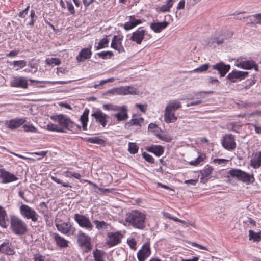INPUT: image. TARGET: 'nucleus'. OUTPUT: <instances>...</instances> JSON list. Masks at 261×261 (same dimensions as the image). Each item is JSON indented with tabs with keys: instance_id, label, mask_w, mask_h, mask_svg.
<instances>
[{
	"instance_id": "nucleus-1",
	"label": "nucleus",
	"mask_w": 261,
	"mask_h": 261,
	"mask_svg": "<svg viewBox=\"0 0 261 261\" xmlns=\"http://www.w3.org/2000/svg\"><path fill=\"white\" fill-rule=\"evenodd\" d=\"M50 118L58 124L49 123L46 125V128L48 130L57 132H66L74 126L79 129L81 128L80 126L77 125L71 121L69 117L65 115L59 114L53 115Z\"/></svg>"
},
{
	"instance_id": "nucleus-2",
	"label": "nucleus",
	"mask_w": 261,
	"mask_h": 261,
	"mask_svg": "<svg viewBox=\"0 0 261 261\" xmlns=\"http://www.w3.org/2000/svg\"><path fill=\"white\" fill-rule=\"evenodd\" d=\"M145 214L137 210L127 213L125 218V221L128 226L140 230L145 228Z\"/></svg>"
},
{
	"instance_id": "nucleus-3",
	"label": "nucleus",
	"mask_w": 261,
	"mask_h": 261,
	"mask_svg": "<svg viewBox=\"0 0 261 261\" xmlns=\"http://www.w3.org/2000/svg\"><path fill=\"white\" fill-rule=\"evenodd\" d=\"M102 107L105 110L115 112L116 113L113 116L119 122L125 121L128 117V110L125 106L119 107L112 104H105Z\"/></svg>"
},
{
	"instance_id": "nucleus-4",
	"label": "nucleus",
	"mask_w": 261,
	"mask_h": 261,
	"mask_svg": "<svg viewBox=\"0 0 261 261\" xmlns=\"http://www.w3.org/2000/svg\"><path fill=\"white\" fill-rule=\"evenodd\" d=\"M10 228L17 235H23L27 231V224L22 220L15 216L11 217Z\"/></svg>"
},
{
	"instance_id": "nucleus-5",
	"label": "nucleus",
	"mask_w": 261,
	"mask_h": 261,
	"mask_svg": "<svg viewBox=\"0 0 261 261\" xmlns=\"http://www.w3.org/2000/svg\"><path fill=\"white\" fill-rule=\"evenodd\" d=\"M229 174L232 177L237 178L247 185L254 182L255 179L253 174H249L240 169H231L229 171Z\"/></svg>"
},
{
	"instance_id": "nucleus-6",
	"label": "nucleus",
	"mask_w": 261,
	"mask_h": 261,
	"mask_svg": "<svg viewBox=\"0 0 261 261\" xmlns=\"http://www.w3.org/2000/svg\"><path fill=\"white\" fill-rule=\"evenodd\" d=\"M74 219L81 227L84 228L89 231L93 230V225L90 219L85 215L75 214Z\"/></svg>"
},
{
	"instance_id": "nucleus-7",
	"label": "nucleus",
	"mask_w": 261,
	"mask_h": 261,
	"mask_svg": "<svg viewBox=\"0 0 261 261\" xmlns=\"http://www.w3.org/2000/svg\"><path fill=\"white\" fill-rule=\"evenodd\" d=\"M20 212L22 216L27 219H31L33 222L38 221V215L31 207L26 204H22L20 206Z\"/></svg>"
},
{
	"instance_id": "nucleus-8",
	"label": "nucleus",
	"mask_w": 261,
	"mask_h": 261,
	"mask_svg": "<svg viewBox=\"0 0 261 261\" xmlns=\"http://www.w3.org/2000/svg\"><path fill=\"white\" fill-rule=\"evenodd\" d=\"M77 241L79 245L85 248V252H88L92 249L90 237L85 233L80 231L77 235Z\"/></svg>"
},
{
	"instance_id": "nucleus-9",
	"label": "nucleus",
	"mask_w": 261,
	"mask_h": 261,
	"mask_svg": "<svg viewBox=\"0 0 261 261\" xmlns=\"http://www.w3.org/2000/svg\"><path fill=\"white\" fill-rule=\"evenodd\" d=\"M107 237L106 244L109 247H111L119 244L123 236L119 231H117L109 232Z\"/></svg>"
},
{
	"instance_id": "nucleus-10",
	"label": "nucleus",
	"mask_w": 261,
	"mask_h": 261,
	"mask_svg": "<svg viewBox=\"0 0 261 261\" xmlns=\"http://www.w3.org/2000/svg\"><path fill=\"white\" fill-rule=\"evenodd\" d=\"M222 146L226 150L232 151L236 147L234 136L232 134H226L221 141Z\"/></svg>"
},
{
	"instance_id": "nucleus-11",
	"label": "nucleus",
	"mask_w": 261,
	"mask_h": 261,
	"mask_svg": "<svg viewBox=\"0 0 261 261\" xmlns=\"http://www.w3.org/2000/svg\"><path fill=\"white\" fill-rule=\"evenodd\" d=\"M56 227L59 231L68 236L73 234L75 231V228L72 226L70 222L56 224Z\"/></svg>"
},
{
	"instance_id": "nucleus-12",
	"label": "nucleus",
	"mask_w": 261,
	"mask_h": 261,
	"mask_svg": "<svg viewBox=\"0 0 261 261\" xmlns=\"http://www.w3.org/2000/svg\"><path fill=\"white\" fill-rule=\"evenodd\" d=\"M151 254L150 243L147 242L144 243L142 248L137 253V257L139 261H144Z\"/></svg>"
},
{
	"instance_id": "nucleus-13",
	"label": "nucleus",
	"mask_w": 261,
	"mask_h": 261,
	"mask_svg": "<svg viewBox=\"0 0 261 261\" xmlns=\"http://www.w3.org/2000/svg\"><path fill=\"white\" fill-rule=\"evenodd\" d=\"M145 32V30L139 28L132 33L129 39L137 44H141L144 38Z\"/></svg>"
},
{
	"instance_id": "nucleus-14",
	"label": "nucleus",
	"mask_w": 261,
	"mask_h": 261,
	"mask_svg": "<svg viewBox=\"0 0 261 261\" xmlns=\"http://www.w3.org/2000/svg\"><path fill=\"white\" fill-rule=\"evenodd\" d=\"M10 86L12 87L26 89L28 86V81L23 76H14L10 82Z\"/></svg>"
},
{
	"instance_id": "nucleus-15",
	"label": "nucleus",
	"mask_w": 261,
	"mask_h": 261,
	"mask_svg": "<svg viewBox=\"0 0 261 261\" xmlns=\"http://www.w3.org/2000/svg\"><path fill=\"white\" fill-rule=\"evenodd\" d=\"M123 39L122 36H114L111 46L112 48L117 50L119 53H124L125 50L122 44V40Z\"/></svg>"
},
{
	"instance_id": "nucleus-16",
	"label": "nucleus",
	"mask_w": 261,
	"mask_h": 261,
	"mask_svg": "<svg viewBox=\"0 0 261 261\" xmlns=\"http://www.w3.org/2000/svg\"><path fill=\"white\" fill-rule=\"evenodd\" d=\"M91 116L94 117L96 122L100 124L103 127H106L107 123L108 116L100 110H97L93 113Z\"/></svg>"
},
{
	"instance_id": "nucleus-17",
	"label": "nucleus",
	"mask_w": 261,
	"mask_h": 261,
	"mask_svg": "<svg viewBox=\"0 0 261 261\" xmlns=\"http://www.w3.org/2000/svg\"><path fill=\"white\" fill-rule=\"evenodd\" d=\"M144 119L142 117H138L136 115H133L132 119L125 123L124 127L126 129H130L133 126L141 127V124L143 122Z\"/></svg>"
},
{
	"instance_id": "nucleus-18",
	"label": "nucleus",
	"mask_w": 261,
	"mask_h": 261,
	"mask_svg": "<svg viewBox=\"0 0 261 261\" xmlns=\"http://www.w3.org/2000/svg\"><path fill=\"white\" fill-rule=\"evenodd\" d=\"M237 66L244 69H251L253 68L256 71H258V65L253 60H248L240 62L237 64Z\"/></svg>"
},
{
	"instance_id": "nucleus-19",
	"label": "nucleus",
	"mask_w": 261,
	"mask_h": 261,
	"mask_svg": "<svg viewBox=\"0 0 261 261\" xmlns=\"http://www.w3.org/2000/svg\"><path fill=\"white\" fill-rule=\"evenodd\" d=\"M214 70L219 71L221 77H224L226 74L229 71L230 66L229 65H226L223 62L217 63L213 66Z\"/></svg>"
},
{
	"instance_id": "nucleus-20",
	"label": "nucleus",
	"mask_w": 261,
	"mask_h": 261,
	"mask_svg": "<svg viewBox=\"0 0 261 261\" xmlns=\"http://www.w3.org/2000/svg\"><path fill=\"white\" fill-rule=\"evenodd\" d=\"M0 176L4 183H9L18 180V178L15 175L3 169H0Z\"/></svg>"
},
{
	"instance_id": "nucleus-21",
	"label": "nucleus",
	"mask_w": 261,
	"mask_h": 261,
	"mask_svg": "<svg viewBox=\"0 0 261 261\" xmlns=\"http://www.w3.org/2000/svg\"><path fill=\"white\" fill-rule=\"evenodd\" d=\"M248 74V72L246 71H233L228 74L227 78L232 82H235L236 81V79H243L247 77Z\"/></svg>"
},
{
	"instance_id": "nucleus-22",
	"label": "nucleus",
	"mask_w": 261,
	"mask_h": 261,
	"mask_svg": "<svg viewBox=\"0 0 261 261\" xmlns=\"http://www.w3.org/2000/svg\"><path fill=\"white\" fill-rule=\"evenodd\" d=\"M250 165L254 169H258L261 166V151L253 153L250 161Z\"/></svg>"
},
{
	"instance_id": "nucleus-23",
	"label": "nucleus",
	"mask_w": 261,
	"mask_h": 261,
	"mask_svg": "<svg viewBox=\"0 0 261 261\" xmlns=\"http://www.w3.org/2000/svg\"><path fill=\"white\" fill-rule=\"evenodd\" d=\"M25 120L22 118H16L6 121L5 124L7 127L11 129H14L18 128L22 125Z\"/></svg>"
},
{
	"instance_id": "nucleus-24",
	"label": "nucleus",
	"mask_w": 261,
	"mask_h": 261,
	"mask_svg": "<svg viewBox=\"0 0 261 261\" xmlns=\"http://www.w3.org/2000/svg\"><path fill=\"white\" fill-rule=\"evenodd\" d=\"M116 92L119 94H138V92L135 88L132 86H122L116 89Z\"/></svg>"
},
{
	"instance_id": "nucleus-25",
	"label": "nucleus",
	"mask_w": 261,
	"mask_h": 261,
	"mask_svg": "<svg viewBox=\"0 0 261 261\" xmlns=\"http://www.w3.org/2000/svg\"><path fill=\"white\" fill-rule=\"evenodd\" d=\"M0 253L12 255L15 254V252L11 244L9 242H4L0 245Z\"/></svg>"
},
{
	"instance_id": "nucleus-26",
	"label": "nucleus",
	"mask_w": 261,
	"mask_h": 261,
	"mask_svg": "<svg viewBox=\"0 0 261 261\" xmlns=\"http://www.w3.org/2000/svg\"><path fill=\"white\" fill-rule=\"evenodd\" d=\"M164 121L167 123L175 122L177 120V117L175 115L174 112L166 109L164 112Z\"/></svg>"
},
{
	"instance_id": "nucleus-27",
	"label": "nucleus",
	"mask_w": 261,
	"mask_h": 261,
	"mask_svg": "<svg viewBox=\"0 0 261 261\" xmlns=\"http://www.w3.org/2000/svg\"><path fill=\"white\" fill-rule=\"evenodd\" d=\"M91 54L92 52L90 48H83L81 50L76 59L78 62H81L84 61L86 59L90 58Z\"/></svg>"
},
{
	"instance_id": "nucleus-28",
	"label": "nucleus",
	"mask_w": 261,
	"mask_h": 261,
	"mask_svg": "<svg viewBox=\"0 0 261 261\" xmlns=\"http://www.w3.org/2000/svg\"><path fill=\"white\" fill-rule=\"evenodd\" d=\"M169 24L167 21L153 22L150 24V28L155 33H160Z\"/></svg>"
},
{
	"instance_id": "nucleus-29",
	"label": "nucleus",
	"mask_w": 261,
	"mask_h": 261,
	"mask_svg": "<svg viewBox=\"0 0 261 261\" xmlns=\"http://www.w3.org/2000/svg\"><path fill=\"white\" fill-rule=\"evenodd\" d=\"M8 218L4 208L0 205V225L6 228L8 225Z\"/></svg>"
},
{
	"instance_id": "nucleus-30",
	"label": "nucleus",
	"mask_w": 261,
	"mask_h": 261,
	"mask_svg": "<svg viewBox=\"0 0 261 261\" xmlns=\"http://www.w3.org/2000/svg\"><path fill=\"white\" fill-rule=\"evenodd\" d=\"M54 238L58 246L61 248H65L68 246V241L58 233L54 234Z\"/></svg>"
},
{
	"instance_id": "nucleus-31",
	"label": "nucleus",
	"mask_w": 261,
	"mask_h": 261,
	"mask_svg": "<svg viewBox=\"0 0 261 261\" xmlns=\"http://www.w3.org/2000/svg\"><path fill=\"white\" fill-rule=\"evenodd\" d=\"M147 151L153 153L156 156H160L164 153V148L160 145H151L147 149Z\"/></svg>"
},
{
	"instance_id": "nucleus-32",
	"label": "nucleus",
	"mask_w": 261,
	"mask_h": 261,
	"mask_svg": "<svg viewBox=\"0 0 261 261\" xmlns=\"http://www.w3.org/2000/svg\"><path fill=\"white\" fill-rule=\"evenodd\" d=\"M175 1V0H167L165 5L157 8V11L160 12H169Z\"/></svg>"
},
{
	"instance_id": "nucleus-33",
	"label": "nucleus",
	"mask_w": 261,
	"mask_h": 261,
	"mask_svg": "<svg viewBox=\"0 0 261 261\" xmlns=\"http://www.w3.org/2000/svg\"><path fill=\"white\" fill-rule=\"evenodd\" d=\"M89 110L88 109H85L83 114L80 117V120L82 124V128L83 130L87 129V122L88 121V115Z\"/></svg>"
},
{
	"instance_id": "nucleus-34",
	"label": "nucleus",
	"mask_w": 261,
	"mask_h": 261,
	"mask_svg": "<svg viewBox=\"0 0 261 261\" xmlns=\"http://www.w3.org/2000/svg\"><path fill=\"white\" fill-rule=\"evenodd\" d=\"M181 107V104L178 100H171L168 102L166 109L174 112L175 110L180 109Z\"/></svg>"
},
{
	"instance_id": "nucleus-35",
	"label": "nucleus",
	"mask_w": 261,
	"mask_h": 261,
	"mask_svg": "<svg viewBox=\"0 0 261 261\" xmlns=\"http://www.w3.org/2000/svg\"><path fill=\"white\" fill-rule=\"evenodd\" d=\"M96 228L98 230H103L108 229L109 224L104 221L94 220Z\"/></svg>"
},
{
	"instance_id": "nucleus-36",
	"label": "nucleus",
	"mask_w": 261,
	"mask_h": 261,
	"mask_svg": "<svg viewBox=\"0 0 261 261\" xmlns=\"http://www.w3.org/2000/svg\"><path fill=\"white\" fill-rule=\"evenodd\" d=\"M213 169L212 167L207 165L205 168L201 171V179H204V178H207L210 177L212 173Z\"/></svg>"
},
{
	"instance_id": "nucleus-37",
	"label": "nucleus",
	"mask_w": 261,
	"mask_h": 261,
	"mask_svg": "<svg viewBox=\"0 0 261 261\" xmlns=\"http://www.w3.org/2000/svg\"><path fill=\"white\" fill-rule=\"evenodd\" d=\"M249 23L252 24L261 23V13L256 14L252 15L249 19Z\"/></svg>"
},
{
	"instance_id": "nucleus-38",
	"label": "nucleus",
	"mask_w": 261,
	"mask_h": 261,
	"mask_svg": "<svg viewBox=\"0 0 261 261\" xmlns=\"http://www.w3.org/2000/svg\"><path fill=\"white\" fill-rule=\"evenodd\" d=\"M249 240H253L254 241H259L261 239V232H254L253 230L249 231Z\"/></svg>"
},
{
	"instance_id": "nucleus-39",
	"label": "nucleus",
	"mask_w": 261,
	"mask_h": 261,
	"mask_svg": "<svg viewBox=\"0 0 261 261\" xmlns=\"http://www.w3.org/2000/svg\"><path fill=\"white\" fill-rule=\"evenodd\" d=\"M87 141L90 143L97 144L98 145H102L105 143L104 140L98 137L88 138L87 139Z\"/></svg>"
},
{
	"instance_id": "nucleus-40",
	"label": "nucleus",
	"mask_w": 261,
	"mask_h": 261,
	"mask_svg": "<svg viewBox=\"0 0 261 261\" xmlns=\"http://www.w3.org/2000/svg\"><path fill=\"white\" fill-rule=\"evenodd\" d=\"M30 81L32 82H35L36 83H48V84H67L69 81H56V82H49V81H38V80H30Z\"/></svg>"
},
{
	"instance_id": "nucleus-41",
	"label": "nucleus",
	"mask_w": 261,
	"mask_h": 261,
	"mask_svg": "<svg viewBox=\"0 0 261 261\" xmlns=\"http://www.w3.org/2000/svg\"><path fill=\"white\" fill-rule=\"evenodd\" d=\"M45 62L47 65H59L60 64L61 62L59 59L56 58H48L45 60Z\"/></svg>"
},
{
	"instance_id": "nucleus-42",
	"label": "nucleus",
	"mask_w": 261,
	"mask_h": 261,
	"mask_svg": "<svg viewBox=\"0 0 261 261\" xmlns=\"http://www.w3.org/2000/svg\"><path fill=\"white\" fill-rule=\"evenodd\" d=\"M139 147L135 143H130L128 144V151L131 154H135L138 152Z\"/></svg>"
},
{
	"instance_id": "nucleus-43",
	"label": "nucleus",
	"mask_w": 261,
	"mask_h": 261,
	"mask_svg": "<svg viewBox=\"0 0 261 261\" xmlns=\"http://www.w3.org/2000/svg\"><path fill=\"white\" fill-rule=\"evenodd\" d=\"M109 43V40L107 38H104L100 40L98 45L96 46V50H99L106 47Z\"/></svg>"
},
{
	"instance_id": "nucleus-44",
	"label": "nucleus",
	"mask_w": 261,
	"mask_h": 261,
	"mask_svg": "<svg viewBox=\"0 0 261 261\" xmlns=\"http://www.w3.org/2000/svg\"><path fill=\"white\" fill-rule=\"evenodd\" d=\"M12 65H13L14 67L17 66L19 69H22L26 66L27 62L25 60L14 61L12 63Z\"/></svg>"
},
{
	"instance_id": "nucleus-45",
	"label": "nucleus",
	"mask_w": 261,
	"mask_h": 261,
	"mask_svg": "<svg viewBox=\"0 0 261 261\" xmlns=\"http://www.w3.org/2000/svg\"><path fill=\"white\" fill-rule=\"evenodd\" d=\"M210 67L209 64H205L200 66L199 67L193 70L194 72H202L207 71Z\"/></svg>"
},
{
	"instance_id": "nucleus-46",
	"label": "nucleus",
	"mask_w": 261,
	"mask_h": 261,
	"mask_svg": "<svg viewBox=\"0 0 261 261\" xmlns=\"http://www.w3.org/2000/svg\"><path fill=\"white\" fill-rule=\"evenodd\" d=\"M256 81V80L254 77L251 78L250 79H248L245 82V85L244 86V89H248L250 88L251 86L254 85Z\"/></svg>"
},
{
	"instance_id": "nucleus-47",
	"label": "nucleus",
	"mask_w": 261,
	"mask_h": 261,
	"mask_svg": "<svg viewBox=\"0 0 261 261\" xmlns=\"http://www.w3.org/2000/svg\"><path fill=\"white\" fill-rule=\"evenodd\" d=\"M64 175L66 177H74L76 179H79L81 178V175L77 173H73L69 171H67L64 172Z\"/></svg>"
},
{
	"instance_id": "nucleus-48",
	"label": "nucleus",
	"mask_w": 261,
	"mask_h": 261,
	"mask_svg": "<svg viewBox=\"0 0 261 261\" xmlns=\"http://www.w3.org/2000/svg\"><path fill=\"white\" fill-rule=\"evenodd\" d=\"M93 257L95 261H103L102 259V253L100 250L96 249L93 252Z\"/></svg>"
},
{
	"instance_id": "nucleus-49",
	"label": "nucleus",
	"mask_w": 261,
	"mask_h": 261,
	"mask_svg": "<svg viewBox=\"0 0 261 261\" xmlns=\"http://www.w3.org/2000/svg\"><path fill=\"white\" fill-rule=\"evenodd\" d=\"M97 55L99 58H101L102 59H106L108 56H109V57L112 56L113 54L111 51H107L98 53Z\"/></svg>"
},
{
	"instance_id": "nucleus-50",
	"label": "nucleus",
	"mask_w": 261,
	"mask_h": 261,
	"mask_svg": "<svg viewBox=\"0 0 261 261\" xmlns=\"http://www.w3.org/2000/svg\"><path fill=\"white\" fill-rule=\"evenodd\" d=\"M142 156L147 162L150 163H154V159L151 155L144 152L142 153Z\"/></svg>"
},
{
	"instance_id": "nucleus-51",
	"label": "nucleus",
	"mask_w": 261,
	"mask_h": 261,
	"mask_svg": "<svg viewBox=\"0 0 261 261\" xmlns=\"http://www.w3.org/2000/svg\"><path fill=\"white\" fill-rule=\"evenodd\" d=\"M24 130L27 132H36V128L33 125L24 124L23 126Z\"/></svg>"
},
{
	"instance_id": "nucleus-52",
	"label": "nucleus",
	"mask_w": 261,
	"mask_h": 261,
	"mask_svg": "<svg viewBox=\"0 0 261 261\" xmlns=\"http://www.w3.org/2000/svg\"><path fill=\"white\" fill-rule=\"evenodd\" d=\"M51 179H52L53 180H54V181H55L57 184H62V186H63L64 187H70V188H71V186H70V185H68L66 182H62L60 179L57 178L56 177L52 176L51 177Z\"/></svg>"
},
{
	"instance_id": "nucleus-53",
	"label": "nucleus",
	"mask_w": 261,
	"mask_h": 261,
	"mask_svg": "<svg viewBox=\"0 0 261 261\" xmlns=\"http://www.w3.org/2000/svg\"><path fill=\"white\" fill-rule=\"evenodd\" d=\"M127 244H128L129 246L134 250H136V241L134 238H132L130 240H127Z\"/></svg>"
},
{
	"instance_id": "nucleus-54",
	"label": "nucleus",
	"mask_w": 261,
	"mask_h": 261,
	"mask_svg": "<svg viewBox=\"0 0 261 261\" xmlns=\"http://www.w3.org/2000/svg\"><path fill=\"white\" fill-rule=\"evenodd\" d=\"M175 222H180L184 225H185L186 226L188 227L189 226H191L193 227H195V225L194 223H190L189 222H186L185 221L182 220L181 219H179L178 218V219H175Z\"/></svg>"
},
{
	"instance_id": "nucleus-55",
	"label": "nucleus",
	"mask_w": 261,
	"mask_h": 261,
	"mask_svg": "<svg viewBox=\"0 0 261 261\" xmlns=\"http://www.w3.org/2000/svg\"><path fill=\"white\" fill-rule=\"evenodd\" d=\"M203 161V158L201 156H199L194 161H192L190 162V164L193 166L198 165L201 162Z\"/></svg>"
},
{
	"instance_id": "nucleus-56",
	"label": "nucleus",
	"mask_w": 261,
	"mask_h": 261,
	"mask_svg": "<svg viewBox=\"0 0 261 261\" xmlns=\"http://www.w3.org/2000/svg\"><path fill=\"white\" fill-rule=\"evenodd\" d=\"M134 27H135L134 24V23H133L131 20H130L129 22H125L124 24V28L125 30H130Z\"/></svg>"
},
{
	"instance_id": "nucleus-57",
	"label": "nucleus",
	"mask_w": 261,
	"mask_h": 261,
	"mask_svg": "<svg viewBox=\"0 0 261 261\" xmlns=\"http://www.w3.org/2000/svg\"><path fill=\"white\" fill-rule=\"evenodd\" d=\"M228 162V160L223 159H215L213 160V162L218 164H225Z\"/></svg>"
},
{
	"instance_id": "nucleus-58",
	"label": "nucleus",
	"mask_w": 261,
	"mask_h": 261,
	"mask_svg": "<svg viewBox=\"0 0 261 261\" xmlns=\"http://www.w3.org/2000/svg\"><path fill=\"white\" fill-rule=\"evenodd\" d=\"M191 245L192 246H195L199 248L200 249L210 251L209 249L206 247L199 244L196 242H192Z\"/></svg>"
},
{
	"instance_id": "nucleus-59",
	"label": "nucleus",
	"mask_w": 261,
	"mask_h": 261,
	"mask_svg": "<svg viewBox=\"0 0 261 261\" xmlns=\"http://www.w3.org/2000/svg\"><path fill=\"white\" fill-rule=\"evenodd\" d=\"M67 7L71 14H74L75 13L74 8L71 3L67 2Z\"/></svg>"
},
{
	"instance_id": "nucleus-60",
	"label": "nucleus",
	"mask_w": 261,
	"mask_h": 261,
	"mask_svg": "<svg viewBox=\"0 0 261 261\" xmlns=\"http://www.w3.org/2000/svg\"><path fill=\"white\" fill-rule=\"evenodd\" d=\"M129 19L130 20H131L133 22V23H134L135 27L142 23V21L141 19H135L134 16H130L129 17Z\"/></svg>"
},
{
	"instance_id": "nucleus-61",
	"label": "nucleus",
	"mask_w": 261,
	"mask_h": 261,
	"mask_svg": "<svg viewBox=\"0 0 261 261\" xmlns=\"http://www.w3.org/2000/svg\"><path fill=\"white\" fill-rule=\"evenodd\" d=\"M135 106L138 108L141 112L145 113L146 111L147 105L136 103Z\"/></svg>"
},
{
	"instance_id": "nucleus-62",
	"label": "nucleus",
	"mask_w": 261,
	"mask_h": 261,
	"mask_svg": "<svg viewBox=\"0 0 261 261\" xmlns=\"http://www.w3.org/2000/svg\"><path fill=\"white\" fill-rule=\"evenodd\" d=\"M45 257L39 254H36L34 255V261H45Z\"/></svg>"
},
{
	"instance_id": "nucleus-63",
	"label": "nucleus",
	"mask_w": 261,
	"mask_h": 261,
	"mask_svg": "<svg viewBox=\"0 0 261 261\" xmlns=\"http://www.w3.org/2000/svg\"><path fill=\"white\" fill-rule=\"evenodd\" d=\"M235 123L234 122L230 123L227 125L228 129L231 131L238 133L239 132L234 128Z\"/></svg>"
},
{
	"instance_id": "nucleus-64",
	"label": "nucleus",
	"mask_w": 261,
	"mask_h": 261,
	"mask_svg": "<svg viewBox=\"0 0 261 261\" xmlns=\"http://www.w3.org/2000/svg\"><path fill=\"white\" fill-rule=\"evenodd\" d=\"M39 207L41 209L42 213H43L44 212L47 211V205L44 202H41L39 204Z\"/></svg>"
}]
</instances>
